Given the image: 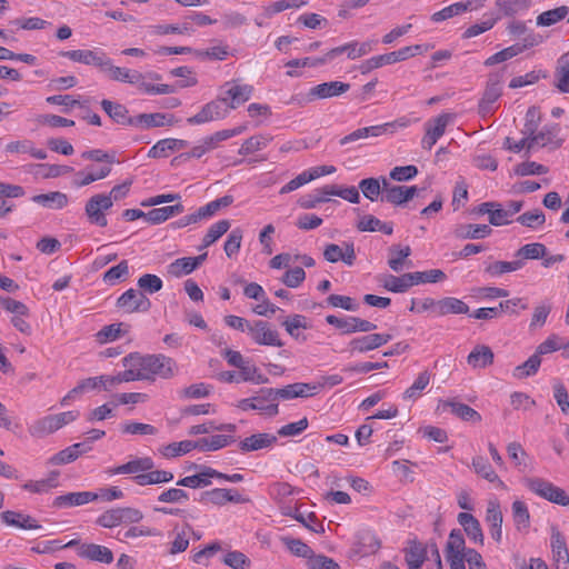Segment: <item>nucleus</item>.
<instances>
[{
	"instance_id": "nucleus-24",
	"label": "nucleus",
	"mask_w": 569,
	"mask_h": 569,
	"mask_svg": "<svg viewBox=\"0 0 569 569\" xmlns=\"http://www.w3.org/2000/svg\"><path fill=\"white\" fill-rule=\"evenodd\" d=\"M551 550L556 569H569V551L565 537L558 530L552 531Z\"/></svg>"
},
{
	"instance_id": "nucleus-43",
	"label": "nucleus",
	"mask_w": 569,
	"mask_h": 569,
	"mask_svg": "<svg viewBox=\"0 0 569 569\" xmlns=\"http://www.w3.org/2000/svg\"><path fill=\"white\" fill-rule=\"evenodd\" d=\"M133 481L138 486H149V485H159L170 482L173 479V473L166 470H153L147 471L146 473H141L134 476Z\"/></svg>"
},
{
	"instance_id": "nucleus-36",
	"label": "nucleus",
	"mask_w": 569,
	"mask_h": 569,
	"mask_svg": "<svg viewBox=\"0 0 569 569\" xmlns=\"http://www.w3.org/2000/svg\"><path fill=\"white\" fill-rule=\"evenodd\" d=\"M492 229L488 224H458L453 234L458 239H483L490 236Z\"/></svg>"
},
{
	"instance_id": "nucleus-22",
	"label": "nucleus",
	"mask_w": 569,
	"mask_h": 569,
	"mask_svg": "<svg viewBox=\"0 0 569 569\" xmlns=\"http://www.w3.org/2000/svg\"><path fill=\"white\" fill-rule=\"evenodd\" d=\"M61 56L69 58L70 60L87 66H94L101 71L103 63L107 59V54L99 50H87L78 49L71 51H62Z\"/></svg>"
},
{
	"instance_id": "nucleus-46",
	"label": "nucleus",
	"mask_w": 569,
	"mask_h": 569,
	"mask_svg": "<svg viewBox=\"0 0 569 569\" xmlns=\"http://www.w3.org/2000/svg\"><path fill=\"white\" fill-rule=\"evenodd\" d=\"M512 520L518 531H527L530 527V512L521 500H515L511 505Z\"/></svg>"
},
{
	"instance_id": "nucleus-56",
	"label": "nucleus",
	"mask_w": 569,
	"mask_h": 569,
	"mask_svg": "<svg viewBox=\"0 0 569 569\" xmlns=\"http://www.w3.org/2000/svg\"><path fill=\"white\" fill-rule=\"evenodd\" d=\"M138 90L148 93V94H170L176 91V88L170 84H152L146 80V76L139 72V79L137 82H133Z\"/></svg>"
},
{
	"instance_id": "nucleus-40",
	"label": "nucleus",
	"mask_w": 569,
	"mask_h": 569,
	"mask_svg": "<svg viewBox=\"0 0 569 569\" xmlns=\"http://www.w3.org/2000/svg\"><path fill=\"white\" fill-rule=\"evenodd\" d=\"M60 472L52 470L48 477L40 480H30L23 485V489L33 493H46L50 489L58 487Z\"/></svg>"
},
{
	"instance_id": "nucleus-11",
	"label": "nucleus",
	"mask_w": 569,
	"mask_h": 569,
	"mask_svg": "<svg viewBox=\"0 0 569 569\" xmlns=\"http://www.w3.org/2000/svg\"><path fill=\"white\" fill-rule=\"evenodd\" d=\"M250 499L241 495L237 489L214 488L203 491L200 496V502L218 507L227 503H247Z\"/></svg>"
},
{
	"instance_id": "nucleus-64",
	"label": "nucleus",
	"mask_w": 569,
	"mask_h": 569,
	"mask_svg": "<svg viewBox=\"0 0 569 569\" xmlns=\"http://www.w3.org/2000/svg\"><path fill=\"white\" fill-rule=\"evenodd\" d=\"M222 562L232 569H248L251 566V560L241 551H229L223 558Z\"/></svg>"
},
{
	"instance_id": "nucleus-50",
	"label": "nucleus",
	"mask_w": 569,
	"mask_h": 569,
	"mask_svg": "<svg viewBox=\"0 0 569 569\" xmlns=\"http://www.w3.org/2000/svg\"><path fill=\"white\" fill-rule=\"evenodd\" d=\"M467 548L465 538L460 530L453 529L449 533L448 541L445 549L446 557L449 556H467Z\"/></svg>"
},
{
	"instance_id": "nucleus-6",
	"label": "nucleus",
	"mask_w": 569,
	"mask_h": 569,
	"mask_svg": "<svg viewBox=\"0 0 569 569\" xmlns=\"http://www.w3.org/2000/svg\"><path fill=\"white\" fill-rule=\"evenodd\" d=\"M253 94V87L240 83L238 80L226 82L222 87L220 98L229 109H236L247 102Z\"/></svg>"
},
{
	"instance_id": "nucleus-3",
	"label": "nucleus",
	"mask_w": 569,
	"mask_h": 569,
	"mask_svg": "<svg viewBox=\"0 0 569 569\" xmlns=\"http://www.w3.org/2000/svg\"><path fill=\"white\" fill-rule=\"evenodd\" d=\"M523 483L526 488H528L531 492L539 496L540 498H543L559 506L569 507V496L567 492L550 481L535 477L526 478Z\"/></svg>"
},
{
	"instance_id": "nucleus-39",
	"label": "nucleus",
	"mask_w": 569,
	"mask_h": 569,
	"mask_svg": "<svg viewBox=\"0 0 569 569\" xmlns=\"http://www.w3.org/2000/svg\"><path fill=\"white\" fill-rule=\"evenodd\" d=\"M34 203L44 208L59 210L68 204V196L60 191H52L49 193L36 194L31 198Z\"/></svg>"
},
{
	"instance_id": "nucleus-61",
	"label": "nucleus",
	"mask_w": 569,
	"mask_h": 569,
	"mask_svg": "<svg viewBox=\"0 0 569 569\" xmlns=\"http://www.w3.org/2000/svg\"><path fill=\"white\" fill-rule=\"evenodd\" d=\"M385 184L383 197L381 201H386L396 206L406 203L403 199L402 186L391 184L387 178H382Z\"/></svg>"
},
{
	"instance_id": "nucleus-5",
	"label": "nucleus",
	"mask_w": 569,
	"mask_h": 569,
	"mask_svg": "<svg viewBox=\"0 0 569 569\" xmlns=\"http://www.w3.org/2000/svg\"><path fill=\"white\" fill-rule=\"evenodd\" d=\"M453 113L443 112L425 123V136L421 139V147L431 150L437 141L445 134L447 127L453 122Z\"/></svg>"
},
{
	"instance_id": "nucleus-59",
	"label": "nucleus",
	"mask_w": 569,
	"mask_h": 569,
	"mask_svg": "<svg viewBox=\"0 0 569 569\" xmlns=\"http://www.w3.org/2000/svg\"><path fill=\"white\" fill-rule=\"evenodd\" d=\"M111 172V167L110 166H104V167H101L97 172H83V171H79L77 172L76 174V179L73 180V186L74 187H84V186H88L97 180H101V179H104L106 177H108Z\"/></svg>"
},
{
	"instance_id": "nucleus-49",
	"label": "nucleus",
	"mask_w": 569,
	"mask_h": 569,
	"mask_svg": "<svg viewBox=\"0 0 569 569\" xmlns=\"http://www.w3.org/2000/svg\"><path fill=\"white\" fill-rule=\"evenodd\" d=\"M193 449H198V441L183 440L180 442H172L160 448V453L166 458H176L186 455Z\"/></svg>"
},
{
	"instance_id": "nucleus-48",
	"label": "nucleus",
	"mask_w": 569,
	"mask_h": 569,
	"mask_svg": "<svg viewBox=\"0 0 569 569\" xmlns=\"http://www.w3.org/2000/svg\"><path fill=\"white\" fill-rule=\"evenodd\" d=\"M568 14L569 8L567 6H560L540 13L536 19V23L538 27H551L563 20Z\"/></svg>"
},
{
	"instance_id": "nucleus-13",
	"label": "nucleus",
	"mask_w": 569,
	"mask_h": 569,
	"mask_svg": "<svg viewBox=\"0 0 569 569\" xmlns=\"http://www.w3.org/2000/svg\"><path fill=\"white\" fill-rule=\"evenodd\" d=\"M114 386L112 376H98L83 379L62 398L61 405H68V401L74 399L78 395L91 390H110Z\"/></svg>"
},
{
	"instance_id": "nucleus-4",
	"label": "nucleus",
	"mask_w": 569,
	"mask_h": 569,
	"mask_svg": "<svg viewBox=\"0 0 569 569\" xmlns=\"http://www.w3.org/2000/svg\"><path fill=\"white\" fill-rule=\"evenodd\" d=\"M143 519V513L136 508L123 507L104 511L97 519V523L103 528H113L122 523H137Z\"/></svg>"
},
{
	"instance_id": "nucleus-53",
	"label": "nucleus",
	"mask_w": 569,
	"mask_h": 569,
	"mask_svg": "<svg viewBox=\"0 0 569 569\" xmlns=\"http://www.w3.org/2000/svg\"><path fill=\"white\" fill-rule=\"evenodd\" d=\"M57 430H58V427L56 425L53 415L46 416V417L34 421L29 427L30 435L33 437H37V438H42L44 436L53 433Z\"/></svg>"
},
{
	"instance_id": "nucleus-18",
	"label": "nucleus",
	"mask_w": 569,
	"mask_h": 569,
	"mask_svg": "<svg viewBox=\"0 0 569 569\" xmlns=\"http://www.w3.org/2000/svg\"><path fill=\"white\" fill-rule=\"evenodd\" d=\"M391 340L390 335L370 333L367 336L352 339L348 347L351 353L359 352L366 353L376 350Z\"/></svg>"
},
{
	"instance_id": "nucleus-10",
	"label": "nucleus",
	"mask_w": 569,
	"mask_h": 569,
	"mask_svg": "<svg viewBox=\"0 0 569 569\" xmlns=\"http://www.w3.org/2000/svg\"><path fill=\"white\" fill-rule=\"evenodd\" d=\"M111 207V197H107L106 193H97L87 201L84 212L90 223L99 227H106L108 224V220L104 212Z\"/></svg>"
},
{
	"instance_id": "nucleus-54",
	"label": "nucleus",
	"mask_w": 569,
	"mask_h": 569,
	"mask_svg": "<svg viewBox=\"0 0 569 569\" xmlns=\"http://www.w3.org/2000/svg\"><path fill=\"white\" fill-rule=\"evenodd\" d=\"M272 140L269 134H256L243 141L239 149V154L247 156L266 148Z\"/></svg>"
},
{
	"instance_id": "nucleus-58",
	"label": "nucleus",
	"mask_w": 569,
	"mask_h": 569,
	"mask_svg": "<svg viewBox=\"0 0 569 569\" xmlns=\"http://www.w3.org/2000/svg\"><path fill=\"white\" fill-rule=\"evenodd\" d=\"M390 258L388 260V266L395 272H399L402 270L403 260L411 254V249L409 246L400 247L398 244H393L389 248Z\"/></svg>"
},
{
	"instance_id": "nucleus-28",
	"label": "nucleus",
	"mask_w": 569,
	"mask_h": 569,
	"mask_svg": "<svg viewBox=\"0 0 569 569\" xmlns=\"http://www.w3.org/2000/svg\"><path fill=\"white\" fill-rule=\"evenodd\" d=\"M98 498L97 493L90 491L69 492L54 498L53 507L69 508L89 503Z\"/></svg>"
},
{
	"instance_id": "nucleus-30",
	"label": "nucleus",
	"mask_w": 569,
	"mask_h": 569,
	"mask_svg": "<svg viewBox=\"0 0 569 569\" xmlns=\"http://www.w3.org/2000/svg\"><path fill=\"white\" fill-rule=\"evenodd\" d=\"M553 86L562 93H569V51L561 54L553 72Z\"/></svg>"
},
{
	"instance_id": "nucleus-20",
	"label": "nucleus",
	"mask_w": 569,
	"mask_h": 569,
	"mask_svg": "<svg viewBox=\"0 0 569 569\" xmlns=\"http://www.w3.org/2000/svg\"><path fill=\"white\" fill-rule=\"evenodd\" d=\"M486 0H469L466 2H455L431 16V20L433 22H441L453 18L456 16H460L467 11L478 10L485 6Z\"/></svg>"
},
{
	"instance_id": "nucleus-7",
	"label": "nucleus",
	"mask_w": 569,
	"mask_h": 569,
	"mask_svg": "<svg viewBox=\"0 0 569 569\" xmlns=\"http://www.w3.org/2000/svg\"><path fill=\"white\" fill-rule=\"evenodd\" d=\"M502 72H492L489 74L482 98L478 106L479 113L481 116H487L493 112V104L502 94Z\"/></svg>"
},
{
	"instance_id": "nucleus-37",
	"label": "nucleus",
	"mask_w": 569,
	"mask_h": 569,
	"mask_svg": "<svg viewBox=\"0 0 569 569\" xmlns=\"http://www.w3.org/2000/svg\"><path fill=\"white\" fill-rule=\"evenodd\" d=\"M183 211L184 208L180 202L172 206L154 208L146 213V221L151 224H159L173 216L182 213Z\"/></svg>"
},
{
	"instance_id": "nucleus-60",
	"label": "nucleus",
	"mask_w": 569,
	"mask_h": 569,
	"mask_svg": "<svg viewBox=\"0 0 569 569\" xmlns=\"http://www.w3.org/2000/svg\"><path fill=\"white\" fill-rule=\"evenodd\" d=\"M541 365V359L538 358L535 353L528 358L527 361L517 366L513 369V377L517 379H525L536 375Z\"/></svg>"
},
{
	"instance_id": "nucleus-57",
	"label": "nucleus",
	"mask_w": 569,
	"mask_h": 569,
	"mask_svg": "<svg viewBox=\"0 0 569 569\" xmlns=\"http://www.w3.org/2000/svg\"><path fill=\"white\" fill-rule=\"evenodd\" d=\"M233 201V198L231 196H223L219 199H216L213 201H210L203 207H200L197 210V213L200 218V220L209 219L213 217L220 209L226 208L230 206Z\"/></svg>"
},
{
	"instance_id": "nucleus-25",
	"label": "nucleus",
	"mask_w": 569,
	"mask_h": 569,
	"mask_svg": "<svg viewBox=\"0 0 569 569\" xmlns=\"http://www.w3.org/2000/svg\"><path fill=\"white\" fill-rule=\"evenodd\" d=\"M101 72H103L110 80L124 83H133L139 79V71L117 67L108 57L103 63Z\"/></svg>"
},
{
	"instance_id": "nucleus-23",
	"label": "nucleus",
	"mask_w": 569,
	"mask_h": 569,
	"mask_svg": "<svg viewBox=\"0 0 569 569\" xmlns=\"http://www.w3.org/2000/svg\"><path fill=\"white\" fill-rule=\"evenodd\" d=\"M154 468V462L150 457H139L128 462L117 466L109 470L110 475H133L146 473Z\"/></svg>"
},
{
	"instance_id": "nucleus-33",
	"label": "nucleus",
	"mask_w": 569,
	"mask_h": 569,
	"mask_svg": "<svg viewBox=\"0 0 569 569\" xmlns=\"http://www.w3.org/2000/svg\"><path fill=\"white\" fill-rule=\"evenodd\" d=\"M458 522L463 527L465 532L476 543L483 545V532L479 520L469 512L458 515Z\"/></svg>"
},
{
	"instance_id": "nucleus-47",
	"label": "nucleus",
	"mask_w": 569,
	"mask_h": 569,
	"mask_svg": "<svg viewBox=\"0 0 569 569\" xmlns=\"http://www.w3.org/2000/svg\"><path fill=\"white\" fill-rule=\"evenodd\" d=\"M430 379L431 375L428 370L420 372L413 383L405 390L402 398L411 401L419 399L423 390L429 386Z\"/></svg>"
},
{
	"instance_id": "nucleus-32",
	"label": "nucleus",
	"mask_w": 569,
	"mask_h": 569,
	"mask_svg": "<svg viewBox=\"0 0 569 569\" xmlns=\"http://www.w3.org/2000/svg\"><path fill=\"white\" fill-rule=\"evenodd\" d=\"M103 111L117 123L134 127V117L129 116L128 109L120 103L103 99L101 101Z\"/></svg>"
},
{
	"instance_id": "nucleus-35",
	"label": "nucleus",
	"mask_w": 569,
	"mask_h": 569,
	"mask_svg": "<svg viewBox=\"0 0 569 569\" xmlns=\"http://www.w3.org/2000/svg\"><path fill=\"white\" fill-rule=\"evenodd\" d=\"M495 355L486 345L476 346L467 357V362L473 369L486 368L493 363Z\"/></svg>"
},
{
	"instance_id": "nucleus-16",
	"label": "nucleus",
	"mask_w": 569,
	"mask_h": 569,
	"mask_svg": "<svg viewBox=\"0 0 569 569\" xmlns=\"http://www.w3.org/2000/svg\"><path fill=\"white\" fill-rule=\"evenodd\" d=\"M228 114V108L219 97L217 100L210 101L193 117L188 118L190 124H201L218 119H223Z\"/></svg>"
},
{
	"instance_id": "nucleus-52",
	"label": "nucleus",
	"mask_w": 569,
	"mask_h": 569,
	"mask_svg": "<svg viewBox=\"0 0 569 569\" xmlns=\"http://www.w3.org/2000/svg\"><path fill=\"white\" fill-rule=\"evenodd\" d=\"M197 441L200 451H216L227 447L229 443L233 442L234 439L232 436L214 435L209 438H201Z\"/></svg>"
},
{
	"instance_id": "nucleus-51",
	"label": "nucleus",
	"mask_w": 569,
	"mask_h": 569,
	"mask_svg": "<svg viewBox=\"0 0 569 569\" xmlns=\"http://www.w3.org/2000/svg\"><path fill=\"white\" fill-rule=\"evenodd\" d=\"M358 552L367 556L377 552L380 548V541L371 531H362L357 536Z\"/></svg>"
},
{
	"instance_id": "nucleus-34",
	"label": "nucleus",
	"mask_w": 569,
	"mask_h": 569,
	"mask_svg": "<svg viewBox=\"0 0 569 569\" xmlns=\"http://www.w3.org/2000/svg\"><path fill=\"white\" fill-rule=\"evenodd\" d=\"M559 126H546L538 133L529 136V149H533L536 146L546 147L548 144L559 146L560 142L557 140L559 133Z\"/></svg>"
},
{
	"instance_id": "nucleus-17",
	"label": "nucleus",
	"mask_w": 569,
	"mask_h": 569,
	"mask_svg": "<svg viewBox=\"0 0 569 569\" xmlns=\"http://www.w3.org/2000/svg\"><path fill=\"white\" fill-rule=\"evenodd\" d=\"M485 521L489 528L491 538L500 543L502 541L503 515L498 500H489L486 509Z\"/></svg>"
},
{
	"instance_id": "nucleus-29",
	"label": "nucleus",
	"mask_w": 569,
	"mask_h": 569,
	"mask_svg": "<svg viewBox=\"0 0 569 569\" xmlns=\"http://www.w3.org/2000/svg\"><path fill=\"white\" fill-rule=\"evenodd\" d=\"M276 441L277 437L274 435L266 432L254 433L241 440L239 442V449L241 452L257 451L271 447Z\"/></svg>"
},
{
	"instance_id": "nucleus-2",
	"label": "nucleus",
	"mask_w": 569,
	"mask_h": 569,
	"mask_svg": "<svg viewBox=\"0 0 569 569\" xmlns=\"http://www.w3.org/2000/svg\"><path fill=\"white\" fill-rule=\"evenodd\" d=\"M422 49L427 50L428 47H423L421 44L408 46L403 47L397 51H392L389 53H383L379 56L371 57L363 61L359 70L362 74L369 73L370 71L378 69L386 64H393L400 61H405L411 57H415L422 52Z\"/></svg>"
},
{
	"instance_id": "nucleus-26",
	"label": "nucleus",
	"mask_w": 569,
	"mask_h": 569,
	"mask_svg": "<svg viewBox=\"0 0 569 569\" xmlns=\"http://www.w3.org/2000/svg\"><path fill=\"white\" fill-rule=\"evenodd\" d=\"M207 258V253L198 257L179 258L168 266V273L172 277L180 278L191 273Z\"/></svg>"
},
{
	"instance_id": "nucleus-44",
	"label": "nucleus",
	"mask_w": 569,
	"mask_h": 569,
	"mask_svg": "<svg viewBox=\"0 0 569 569\" xmlns=\"http://www.w3.org/2000/svg\"><path fill=\"white\" fill-rule=\"evenodd\" d=\"M381 281L386 290L396 293L406 292L409 288L413 286L412 277L410 273H405L399 277L393 274H387L383 277Z\"/></svg>"
},
{
	"instance_id": "nucleus-8",
	"label": "nucleus",
	"mask_w": 569,
	"mask_h": 569,
	"mask_svg": "<svg viewBox=\"0 0 569 569\" xmlns=\"http://www.w3.org/2000/svg\"><path fill=\"white\" fill-rule=\"evenodd\" d=\"M63 547H77V555L80 558L96 561L104 565H110L113 561V552L106 546L96 543H80L78 540H70Z\"/></svg>"
},
{
	"instance_id": "nucleus-27",
	"label": "nucleus",
	"mask_w": 569,
	"mask_h": 569,
	"mask_svg": "<svg viewBox=\"0 0 569 569\" xmlns=\"http://www.w3.org/2000/svg\"><path fill=\"white\" fill-rule=\"evenodd\" d=\"M428 552V545H423L417 540H410L405 549V559L408 569H421Z\"/></svg>"
},
{
	"instance_id": "nucleus-19",
	"label": "nucleus",
	"mask_w": 569,
	"mask_h": 569,
	"mask_svg": "<svg viewBox=\"0 0 569 569\" xmlns=\"http://www.w3.org/2000/svg\"><path fill=\"white\" fill-rule=\"evenodd\" d=\"M350 89V84L341 81H329L310 88L307 98L309 101L339 97Z\"/></svg>"
},
{
	"instance_id": "nucleus-21",
	"label": "nucleus",
	"mask_w": 569,
	"mask_h": 569,
	"mask_svg": "<svg viewBox=\"0 0 569 569\" xmlns=\"http://www.w3.org/2000/svg\"><path fill=\"white\" fill-rule=\"evenodd\" d=\"M323 258L331 263L342 261L347 266H352L356 260L353 243L343 242L342 247L335 243L327 244L323 250Z\"/></svg>"
},
{
	"instance_id": "nucleus-63",
	"label": "nucleus",
	"mask_w": 569,
	"mask_h": 569,
	"mask_svg": "<svg viewBox=\"0 0 569 569\" xmlns=\"http://www.w3.org/2000/svg\"><path fill=\"white\" fill-rule=\"evenodd\" d=\"M551 309L552 305L549 300H545L538 303L533 309L530 328L535 329L542 327L546 323Z\"/></svg>"
},
{
	"instance_id": "nucleus-12",
	"label": "nucleus",
	"mask_w": 569,
	"mask_h": 569,
	"mask_svg": "<svg viewBox=\"0 0 569 569\" xmlns=\"http://www.w3.org/2000/svg\"><path fill=\"white\" fill-rule=\"evenodd\" d=\"M248 333L251 339L260 346L282 347L283 342L280 339L278 330H276L269 322L263 320H256L248 328Z\"/></svg>"
},
{
	"instance_id": "nucleus-38",
	"label": "nucleus",
	"mask_w": 569,
	"mask_h": 569,
	"mask_svg": "<svg viewBox=\"0 0 569 569\" xmlns=\"http://www.w3.org/2000/svg\"><path fill=\"white\" fill-rule=\"evenodd\" d=\"M472 467L477 475H479L483 479L488 480L489 482H495L497 485V488H500V489L506 488L505 482L502 480H500V478L498 477V475L496 473V471L493 470V468L491 467V465L488 462V460L485 457H481V456L475 457L472 459Z\"/></svg>"
},
{
	"instance_id": "nucleus-41",
	"label": "nucleus",
	"mask_w": 569,
	"mask_h": 569,
	"mask_svg": "<svg viewBox=\"0 0 569 569\" xmlns=\"http://www.w3.org/2000/svg\"><path fill=\"white\" fill-rule=\"evenodd\" d=\"M382 178L385 177L366 178L359 182L358 188L361 190L365 198L370 201H376L380 196L383 197L385 184Z\"/></svg>"
},
{
	"instance_id": "nucleus-45",
	"label": "nucleus",
	"mask_w": 569,
	"mask_h": 569,
	"mask_svg": "<svg viewBox=\"0 0 569 569\" xmlns=\"http://www.w3.org/2000/svg\"><path fill=\"white\" fill-rule=\"evenodd\" d=\"M443 408H450V411L463 421L473 423L481 421L480 413L468 405L450 400L443 402Z\"/></svg>"
},
{
	"instance_id": "nucleus-15",
	"label": "nucleus",
	"mask_w": 569,
	"mask_h": 569,
	"mask_svg": "<svg viewBox=\"0 0 569 569\" xmlns=\"http://www.w3.org/2000/svg\"><path fill=\"white\" fill-rule=\"evenodd\" d=\"M117 307L128 313L147 312L151 308V301L143 292L131 288L117 299Z\"/></svg>"
},
{
	"instance_id": "nucleus-9",
	"label": "nucleus",
	"mask_w": 569,
	"mask_h": 569,
	"mask_svg": "<svg viewBox=\"0 0 569 569\" xmlns=\"http://www.w3.org/2000/svg\"><path fill=\"white\" fill-rule=\"evenodd\" d=\"M396 123H398L401 127H407V124H408L407 120L401 119L396 122H387V123L377 124V126L358 128V129L353 130L352 132H350L349 134L341 138L339 140V144L348 146V144H352V143H358V146L361 147L362 140L380 137L387 132L389 127H392Z\"/></svg>"
},
{
	"instance_id": "nucleus-62",
	"label": "nucleus",
	"mask_w": 569,
	"mask_h": 569,
	"mask_svg": "<svg viewBox=\"0 0 569 569\" xmlns=\"http://www.w3.org/2000/svg\"><path fill=\"white\" fill-rule=\"evenodd\" d=\"M286 331L295 339H298L300 333L299 329H308L309 325L307 318L302 315H292L286 318L282 322Z\"/></svg>"
},
{
	"instance_id": "nucleus-14",
	"label": "nucleus",
	"mask_w": 569,
	"mask_h": 569,
	"mask_svg": "<svg viewBox=\"0 0 569 569\" xmlns=\"http://www.w3.org/2000/svg\"><path fill=\"white\" fill-rule=\"evenodd\" d=\"M326 321L340 329L343 335H351L355 332H371L377 329V325L358 318V317H347L339 318L335 315H329L326 317Z\"/></svg>"
},
{
	"instance_id": "nucleus-55",
	"label": "nucleus",
	"mask_w": 569,
	"mask_h": 569,
	"mask_svg": "<svg viewBox=\"0 0 569 569\" xmlns=\"http://www.w3.org/2000/svg\"><path fill=\"white\" fill-rule=\"evenodd\" d=\"M230 221L222 219L211 224L202 239L201 248H208L217 242L230 228Z\"/></svg>"
},
{
	"instance_id": "nucleus-42",
	"label": "nucleus",
	"mask_w": 569,
	"mask_h": 569,
	"mask_svg": "<svg viewBox=\"0 0 569 569\" xmlns=\"http://www.w3.org/2000/svg\"><path fill=\"white\" fill-rule=\"evenodd\" d=\"M468 312L469 307L462 300L453 297H446L439 300L437 317L463 315Z\"/></svg>"
},
{
	"instance_id": "nucleus-31",
	"label": "nucleus",
	"mask_w": 569,
	"mask_h": 569,
	"mask_svg": "<svg viewBox=\"0 0 569 569\" xmlns=\"http://www.w3.org/2000/svg\"><path fill=\"white\" fill-rule=\"evenodd\" d=\"M1 520L11 527L23 530L40 529L41 526L29 515L17 511L7 510L1 513Z\"/></svg>"
},
{
	"instance_id": "nucleus-1",
	"label": "nucleus",
	"mask_w": 569,
	"mask_h": 569,
	"mask_svg": "<svg viewBox=\"0 0 569 569\" xmlns=\"http://www.w3.org/2000/svg\"><path fill=\"white\" fill-rule=\"evenodd\" d=\"M127 365L140 367L143 380L154 381L157 378L170 379L174 376L176 361L163 355L141 356L137 352L127 356Z\"/></svg>"
}]
</instances>
